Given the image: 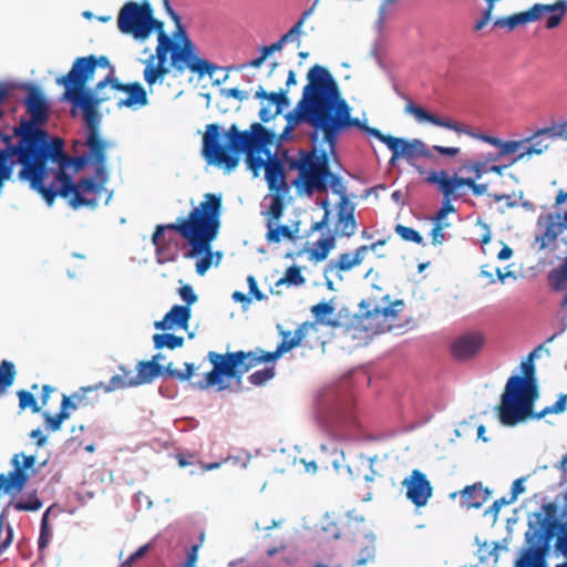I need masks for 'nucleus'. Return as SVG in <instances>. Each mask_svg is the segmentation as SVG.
Returning a JSON list of instances; mask_svg holds the SVG:
<instances>
[{
    "label": "nucleus",
    "instance_id": "nucleus-1",
    "mask_svg": "<svg viewBox=\"0 0 567 567\" xmlns=\"http://www.w3.org/2000/svg\"><path fill=\"white\" fill-rule=\"evenodd\" d=\"M85 145L86 153L70 157L61 140L56 155H48L39 184L30 183V187L41 194L49 206L58 195L68 198L74 209L84 206L95 208L103 193H106L105 204L110 203L113 193L105 187L109 182L106 152L114 144L93 131L86 132Z\"/></svg>",
    "mask_w": 567,
    "mask_h": 567
},
{
    "label": "nucleus",
    "instance_id": "nucleus-2",
    "mask_svg": "<svg viewBox=\"0 0 567 567\" xmlns=\"http://www.w3.org/2000/svg\"><path fill=\"white\" fill-rule=\"evenodd\" d=\"M307 79L301 100L286 115L287 125L295 128L299 123H308L316 133H322V142L333 153L341 132L360 125V120L350 116V107L341 99L339 87L327 69L315 65L309 70Z\"/></svg>",
    "mask_w": 567,
    "mask_h": 567
},
{
    "label": "nucleus",
    "instance_id": "nucleus-3",
    "mask_svg": "<svg viewBox=\"0 0 567 567\" xmlns=\"http://www.w3.org/2000/svg\"><path fill=\"white\" fill-rule=\"evenodd\" d=\"M220 215L221 197L208 193L204 195V200L192 209L187 218H179L174 224L158 225L152 236L158 257L163 254L165 230H175L190 246V250L185 254L186 258L204 255L196 264V272L204 276L213 264L212 241L218 235Z\"/></svg>",
    "mask_w": 567,
    "mask_h": 567
},
{
    "label": "nucleus",
    "instance_id": "nucleus-4",
    "mask_svg": "<svg viewBox=\"0 0 567 567\" xmlns=\"http://www.w3.org/2000/svg\"><path fill=\"white\" fill-rule=\"evenodd\" d=\"M523 375H512L501 396L498 419L506 426H514L533 414L535 401L538 399V385L535 365L529 358L522 362Z\"/></svg>",
    "mask_w": 567,
    "mask_h": 567
},
{
    "label": "nucleus",
    "instance_id": "nucleus-5",
    "mask_svg": "<svg viewBox=\"0 0 567 567\" xmlns=\"http://www.w3.org/2000/svg\"><path fill=\"white\" fill-rule=\"evenodd\" d=\"M91 70L92 63H89L87 59L81 60L65 76L58 79V83L65 87L64 99L82 110L86 132H100L101 115L97 106L111 100L110 95L103 94L111 78L101 80L93 91H85L83 76Z\"/></svg>",
    "mask_w": 567,
    "mask_h": 567
},
{
    "label": "nucleus",
    "instance_id": "nucleus-6",
    "mask_svg": "<svg viewBox=\"0 0 567 567\" xmlns=\"http://www.w3.org/2000/svg\"><path fill=\"white\" fill-rule=\"evenodd\" d=\"M226 147L234 154L245 153L248 169L255 176H258L261 168H267V161L259 154L268 151L265 148L272 142L274 134L268 132L261 124L252 123L249 130L239 131L236 124H233L224 132Z\"/></svg>",
    "mask_w": 567,
    "mask_h": 567
},
{
    "label": "nucleus",
    "instance_id": "nucleus-7",
    "mask_svg": "<svg viewBox=\"0 0 567 567\" xmlns=\"http://www.w3.org/2000/svg\"><path fill=\"white\" fill-rule=\"evenodd\" d=\"M207 358L213 370L206 373L203 381L196 383L202 390L214 385H218L219 391L225 390L228 385L224 383L223 377L240 380L251 368L260 364L257 351H236L226 354L209 351Z\"/></svg>",
    "mask_w": 567,
    "mask_h": 567
},
{
    "label": "nucleus",
    "instance_id": "nucleus-8",
    "mask_svg": "<svg viewBox=\"0 0 567 567\" xmlns=\"http://www.w3.org/2000/svg\"><path fill=\"white\" fill-rule=\"evenodd\" d=\"M157 41L156 58L161 62H166L167 54L171 52V64L178 72H184L188 69L203 76L205 74L213 75L218 70L217 65L197 55L194 43L185 34L182 44L172 41L165 32L158 33Z\"/></svg>",
    "mask_w": 567,
    "mask_h": 567
},
{
    "label": "nucleus",
    "instance_id": "nucleus-9",
    "mask_svg": "<svg viewBox=\"0 0 567 567\" xmlns=\"http://www.w3.org/2000/svg\"><path fill=\"white\" fill-rule=\"evenodd\" d=\"M117 27L124 34H132L134 39L144 41L156 30L164 32L163 22L153 17V8L147 2H126L117 16Z\"/></svg>",
    "mask_w": 567,
    "mask_h": 567
},
{
    "label": "nucleus",
    "instance_id": "nucleus-10",
    "mask_svg": "<svg viewBox=\"0 0 567 567\" xmlns=\"http://www.w3.org/2000/svg\"><path fill=\"white\" fill-rule=\"evenodd\" d=\"M539 526L526 532L528 547L523 551L514 567H546L545 556L554 537L556 523L542 515L537 516Z\"/></svg>",
    "mask_w": 567,
    "mask_h": 567
},
{
    "label": "nucleus",
    "instance_id": "nucleus-11",
    "mask_svg": "<svg viewBox=\"0 0 567 567\" xmlns=\"http://www.w3.org/2000/svg\"><path fill=\"white\" fill-rule=\"evenodd\" d=\"M567 11V0H558L554 4L536 3L530 9L506 17L499 18L494 22L497 28L515 29L518 25L538 20L543 14L548 13L546 21L547 29H554L559 25L565 12Z\"/></svg>",
    "mask_w": 567,
    "mask_h": 567
},
{
    "label": "nucleus",
    "instance_id": "nucleus-12",
    "mask_svg": "<svg viewBox=\"0 0 567 567\" xmlns=\"http://www.w3.org/2000/svg\"><path fill=\"white\" fill-rule=\"evenodd\" d=\"M296 167L299 171L300 178L309 195L313 192H323L327 189L328 178L331 172L326 151H322L320 154L308 153L303 155L297 162Z\"/></svg>",
    "mask_w": 567,
    "mask_h": 567
},
{
    "label": "nucleus",
    "instance_id": "nucleus-13",
    "mask_svg": "<svg viewBox=\"0 0 567 567\" xmlns=\"http://www.w3.org/2000/svg\"><path fill=\"white\" fill-rule=\"evenodd\" d=\"M265 178L269 189L274 192V194L265 197V200L270 202L267 214L272 219H280L284 213V197L288 193L289 187L286 182L284 164L278 157L269 156L267 159Z\"/></svg>",
    "mask_w": 567,
    "mask_h": 567
},
{
    "label": "nucleus",
    "instance_id": "nucleus-14",
    "mask_svg": "<svg viewBox=\"0 0 567 567\" xmlns=\"http://www.w3.org/2000/svg\"><path fill=\"white\" fill-rule=\"evenodd\" d=\"M353 127H358L364 131L368 135H371L378 138L383 144H385L388 148L392 152L390 164H394L395 161L400 157H403L408 162H411L416 157L429 156V150L425 143L422 142L421 140L406 141L400 137L384 135L379 130L370 127L361 122L360 125H353Z\"/></svg>",
    "mask_w": 567,
    "mask_h": 567
},
{
    "label": "nucleus",
    "instance_id": "nucleus-15",
    "mask_svg": "<svg viewBox=\"0 0 567 567\" xmlns=\"http://www.w3.org/2000/svg\"><path fill=\"white\" fill-rule=\"evenodd\" d=\"M403 309V301L395 300L386 306H379L374 301H361L360 312L363 317V328L373 333H382L392 328V321Z\"/></svg>",
    "mask_w": 567,
    "mask_h": 567
},
{
    "label": "nucleus",
    "instance_id": "nucleus-16",
    "mask_svg": "<svg viewBox=\"0 0 567 567\" xmlns=\"http://www.w3.org/2000/svg\"><path fill=\"white\" fill-rule=\"evenodd\" d=\"M221 132L218 124H209L203 136V156L208 164L224 168L226 173H231L239 163L236 155H229L226 148L220 144Z\"/></svg>",
    "mask_w": 567,
    "mask_h": 567
},
{
    "label": "nucleus",
    "instance_id": "nucleus-17",
    "mask_svg": "<svg viewBox=\"0 0 567 567\" xmlns=\"http://www.w3.org/2000/svg\"><path fill=\"white\" fill-rule=\"evenodd\" d=\"M564 128L565 122L555 124L550 127L540 128L536 131L532 136L523 138L522 142H525L523 152L522 154L514 156L509 165L520 161L529 159L536 155H542L546 150H548L550 143L556 138L567 141V138L561 135V131Z\"/></svg>",
    "mask_w": 567,
    "mask_h": 567
},
{
    "label": "nucleus",
    "instance_id": "nucleus-18",
    "mask_svg": "<svg viewBox=\"0 0 567 567\" xmlns=\"http://www.w3.org/2000/svg\"><path fill=\"white\" fill-rule=\"evenodd\" d=\"M195 367L193 363H185V370L178 371L173 368L172 363L166 367L156 363L155 361H143L137 364V374L132 375L135 386L150 383L158 375H168L176 378L181 381H186L194 374Z\"/></svg>",
    "mask_w": 567,
    "mask_h": 567
},
{
    "label": "nucleus",
    "instance_id": "nucleus-19",
    "mask_svg": "<svg viewBox=\"0 0 567 567\" xmlns=\"http://www.w3.org/2000/svg\"><path fill=\"white\" fill-rule=\"evenodd\" d=\"M405 111L412 114L419 123H430L434 126L443 127L450 131H453L457 134H465L472 138H475L476 132H474L468 126H465L461 123L454 122L447 117H441L435 114L430 113L429 111L417 106L413 103H409L405 107Z\"/></svg>",
    "mask_w": 567,
    "mask_h": 567
},
{
    "label": "nucleus",
    "instance_id": "nucleus-20",
    "mask_svg": "<svg viewBox=\"0 0 567 567\" xmlns=\"http://www.w3.org/2000/svg\"><path fill=\"white\" fill-rule=\"evenodd\" d=\"M425 181L429 184L436 185L444 197H452L457 200L464 195L462 188L465 187L466 184L463 182L467 181V177H460L457 175L450 176L446 171L441 169L429 173Z\"/></svg>",
    "mask_w": 567,
    "mask_h": 567
},
{
    "label": "nucleus",
    "instance_id": "nucleus-21",
    "mask_svg": "<svg viewBox=\"0 0 567 567\" xmlns=\"http://www.w3.org/2000/svg\"><path fill=\"white\" fill-rule=\"evenodd\" d=\"M403 484L406 486V497L417 507L424 506L432 495V487L425 474L414 470Z\"/></svg>",
    "mask_w": 567,
    "mask_h": 567
},
{
    "label": "nucleus",
    "instance_id": "nucleus-22",
    "mask_svg": "<svg viewBox=\"0 0 567 567\" xmlns=\"http://www.w3.org/2000/svg\"><path fill=\"white\" fill-rule=\"evenodd\" d=\"M485 337L480 331L460 336L452 344V353L457 360H468L475 357L483 348Z\"/></svg>",
    "mask_w": 567,
    "mask_h": 567
},
{
    "label": "nucleus",
    "instance_id": "nucleus-23",
    "mask_svg": "<svg viewBox=\"0 0 567 567\" xmlns=\"http://www.w3.org/2000/svg\"><path fill=\"white\" fill-rule=\"evenodd\" d=\"M355 206L349 200L343 198L337 206V221L334 233L340 237H351L357 231V221L354 218Z\"/></svg>",
    "mask_w": 567,
    "mask_h": 567
},
{
    "label": "nucleus",
    "instance_id": "nucleus-24",
    "mask_svg": "<svg viewBox=\"0 0 567 567\" xmlns=\"http://www.w3.org/2000/svg\"><path fill=\"white\" fill-rule=\"evenodd\" d=\"M111 90L127 93V96L125 99H120L117 101L116 105L118 109H137L145 106L148 103L144 87L137 82L130 84H121L118 80H114Z\"/></svg>",
    "mask_w": 567,
    "mask_h": 567
},
{
    "label": "nucleus",
    "instance_id": "nucleus-25",
    "mask_svg": "<svg viewBox=\"0 0 567 567\" xmlns=\"http://www.w3.org/2000/svg\"><path fill=\"white\" fill-rule=\"evenodd\" d=\"M565 229H567V212L564 215V221H561L559 215H547L544 231L536 236V243L539 244V249H546L554 244Z\"/></svg>",
    "mask_w": 567,
    "mask_h": 567
},
{
    "label": "nucleus",
    "instance_id": "nucleus-26",
    "mask_svg": "<svg viewBox=\"0 0 567 567\" xmlns=\"http://www.w3.org/2000/svg\"><path fill=\"white\" fill-rule=\"evenodd\" d=\"M190 318V309L187 306L175 305L159 321H155L154 327L157 330L173 329L175 326L186 328Z\"/></svg>",
    "mask_w": 567,
    "mask_h": 567
},
{
    "label": "nucleus",
    "instance_id": "nucleus-27",
    "mask_svg": "<svg viewBox=\"0 0 567 567\" xmlns=\"http://www.w3.org/2000/svg\"><path fill=\"white\" fill-rule=\"evenodd\" d=\"M367 255L365 247H358L354 252H344L341 254L338 260H330L324 275L327 276L329 271L340 270V271H349L353 267L360 265Z\"/></svg>",
    "mask_w": 567,
    "mask_h": 567
},
{
    "label": "nucleus",
    "instance_id": "nucleus-28",
    "mask_svg": "<svg viewBox=\"0 0 567 567\" xmlns=\"http://www.w3.org/2000/svg\"><path fill=\"white\" fill-rule=\"evenodd\" d=\"M300 341V337L291 336L290 332H286L284 334L282 341L277 346V349L274 352H265L261 349L256 350L258 352V357L260 358V363L276 361L284 353L299 346Z\"/></svg>",
    "mask_w": 567,
    "mask_h": 567
},
{
    "label": "nucleus",
    "instance_id": "nucleus-29",
    "mask_svg": "<svg viewBox=\"0 0 567 567\" xmlns=\"http://www.w3.org/2000/svg\"><path fill=\"white\" fill-rule=\"evenodd\" d=\"M135 386L133 378L130 372H124L123 374L113 375L107 383L99 382L94 385H90L83 388V392H91L99 389H103L104 392L110 393L120 389L133 388Z\"/></svg>",
    "mask_w": 567,
    "mask_h": 567
},
{
    "label": "nucleus",
    "instance_id": "nucleus-30",
    "mask_svg": "<svg viewBox=\"0 0 567 567\" xmlns=\"http://www.w3.org/2000/svg\"><path fill=\"white\" fill-rule=\"evenodd\" d=\"M489 497V491L482 484L466 486L462 492V504L467 508H480Z\"/></svg>",
    "mask_w": 567,
    "mask_h": 567
},
{
    "label": "nucleus",
    "instance_id": "nucleus-31",
    "mask_svg": "<svg viewBox=\"0 0 567 567\" xmlns=\"http://www.w3.org/2000/svg\"><path fill=\"white\" fill-rule=\"evenodd\" d=\"M165 63L161 62L156 55H151L145 60L144 80L150 86L157 82L163 83L165 75L168 73Z\"/></svg>",
    "mask_w": 567,
    "mask_h": 567
},
{
    "label": "nucleus",
    "instance_id": "nucleus-32",
    "mask_svg": "<svg viewBox=\"0 0 567 567\" xmlns=\"http://www.w3.org/2000/svg\"><path fill=\"white\" fill-rule=\"evenodd\" d=\"M84 59H87V62L89 63H92V70L89 71L87 73H85V75L83 76V85L85 86L86 82L92 80L93 79V75H94V72H95V69L96 66H101V68H104V69H109V74L103 79V80H106L109 78L110 81L107 82V86H112L113 85V81L114 80H117L115 76H114V68L113 65L110 63L109 59L104 55H101L100 58H95L94 55H89V56H83V58H78L73 65H72V69L75 68V65L81 61V60H84Z\"/></svg>",
    "mask_w": 567,
    "mask_h": 567
},
{
    "label": "nucleus",
    "instance_id": "nucleus-33",
    "mask_svg": "<svg viewBox=\"0 0 567 567\" xmlns=\"http://www.w3.org/2000/svg\"><path fill=\"white\" fill-rule=\"evenodd\" d=\"M319 422L321 423L322 427H324L326 430L334 431L336 434L341 440L350 439V436L344 432L343 427H347V426L352 427V426H355V424H357L354 419H352L351 416H348V415H343L339 411L336 415V420L331 421V424H330V421L323 420V419H320Z\"/></svg>",
    "mask_w": 567,
    "mask_h": 567
},
{
    "label": "nucleus",
    "instance_id": "nucleus-34",
    "mask_svg": "<svg viewBox=\"0 0 567 567\" xmlns=\"http://www.w3.org/2000/svg\"><path fill=\"white\" fill-rule=\"evenodd\" d=\"M548 280L556 291H561L567 288V257L564 259L559 269L549 272ZM561 307H567V293L561 300Z\"/></svg>",
    "mask_w": 567,
    "mask_h": 567
},
{
    "label": "nucleus",
    "instance_id": "nucleus-35",
    "mask_svg": "<svg viewBox=\"0 0 567 567\" xmlns=\"http://www.w3.org/2000/svg\"><path fill=\"white\" fill-rule=\"evenodd\" d=\"M256 99L267 100L269 105H276V113H280L282 107L289 105V99L287 97V91L280 90L277 93H267L262 86H259L255 93Z\"/></svg>",
    "mask_w": 567,
    "mask_h": 567
},
{
    "label": "nucleus",
    "instance_id": "nucleus-36",
    "mask_svg": "<svg viewBox=\"0 0 567 567\" xmlns=\"http://www.w3.org/2000/svg\"><path fill=\"white\" fill-rule=\"evenodd\" d=\"M334 312V307L328 302H320L311 307V313L316 318L317 322L336 327L338 322L331 318Z\"/></svg>",
    "mask_w": 567,
    "mask_h": 567
},
{
    "label": "nucleus",
    "instance_id": "nucleus-37",
    "mask_svg": "<svg viewBox=\"0 0 567 567\" xmlns=\"http://www.w3.org/2000/svg\"><path fill=\"white\" fill-rule=\"evenodd\" d=\"M69 402L65 400L61 403V410L58 414L51 415L48 411L42 413L44 417L47 429L51 432H55L61 429L62 422L70 417V412H68Z\"/></svg>",
    "mask_w": 567,
    "mask_h": 567
},
{
    "label": "nucleus",
    "instance_id": "nucleus-38",
    "mask_svg": "<svg viewBox=\"0 0 567 567\" xmlns=\"http://www.w3.org/2000/svg\"><path fill=\"white\" fill-rule=\"evenodd\" d=\"M277 220L278 219H272V217L270 216V219L267 223V227H268V233L266 235L267 240L269 243H279L281 240V238H287L290 240L293 239L295 235L288 226L280 225L277 227H272V223L277 221Z\"/></svg>",
    "mask_w": 567,
    "mask_h": 567
},
{
    "label": "nucleus",
    "instance_id": "nucleus-39",
    "mask_svg": "<svg viewBox=\"0 0 567 567\" xmlns=\"http://www.w3.org/2000/svg\"><path fill=\"white\" fill-rule=\"evenodd\" d=\"M16 378L14 364L10 361L3 360L0 363V396L13 384Z\"/></svg>",
    "mask_w": 567,
    "mask_h": 567
},
{
    "label": "nucleus",
    "instance_id": "nucleus-40",
    "mask_svg": "<svg viewBox=\"0 0 567 567\" xmlns=\"http://www.w3.org/2000/svg\"><path fill=\"white\" fill-rule=\"evenodd\" d=\"M153 342L155 349L168 348L171 350L183 347L184 338L171 333L154 334Z\"/></svg>",
    "mask_w": 567,
    "mask_h": 567
},
{
    "label": "nucleus",
    "instance_id": "nucleus-41",
    "mask_svg": "<svg viewBox=\"0 0 567 567\" xmlns=\"http://www.w3.org/2000/svg\"><path fill=\"white\" fill-rule=\"evenodd\" d=\"M525 142L518 141H502L498 147V157H505L507 155L522 154Z\"/></svg>",
    "mask_w": 567,
    "mask_h": 567
},
{
    "label": "nucleus",
    "instance_id": "nucleus-42",
    "mask_svg": "<svg viewBox=\"0 0 567 567\" xmlns=\"http://www.w3.org/2000/svg\"><path fill=\"white\" fill-rule=\"evenodd\" d=\"M12 506L18 512H35L42 507V502L35 495H29L25 499L17 501Z\"/></svg>",
    "mask_w": 567,
    "mask_h": 567
},
{
    "label": "nucleus",
    "instance_id": "nucleus-43",
    "mask_svg": "<svg viewBox=\"0 0 567 567\" xmlns=\"http://www.w3.org/2000/svg\"><path fill=\"white\" fill-rule=\"evenodd\" d=\"M395 233L405 241H412L417 245L424 246L423 237L420 235L419 231L411 227L399 224L395 226Z\"/></svg>",
    "mask_w": 567,
    "mask_h": 567
},
{
    "label": "nucleus",
    "instance_id": "nucleus-44",
    "mask_svg": "<svg viewBox=\"0 0 567 567\" xmlns=\"http://www.w3.org/2000/svg\"><path fill=\"white\" fill-rule=\"evenodd\" d=\"M331 464L337 473H341L344 468L350 477H355L359 473H354L349 464H344V453L342 451L333 450L331 454Z\"/></svg>",
    "mask_w": 567,
    "mask_h": 567
},
{
    "label": "nucleus",
    "instance_id": "nucleus-45",
    "mask_svg": "<svg viewBox=\"0 0 567 567\" xmlns=\"http://www.w3.org/2000/svg\"><path fill=\"white\" fill-rule=\"evenodd\" d=\"M49 512L50 509H47L41 519L40 535L38 539L39 550H43L49 545L52 537L48 523Z\"/></svg>",
    "mask_w": 567,
    "mask_h": 567
},
{
    "label": "nucleus",
    "instance_id": "nucleus-46",
    "mask_svg": "<svg viewBox=\"0 0 567 567\" xmlns=\"http://www.w3.org/2000/svg\"><path fill=\"white\" fill-rule=\"evenodd\" d=\"M275 377V367H266L257 370L249 375V381L254 385H262Z\"/></svg>",
    "mask_w": 567,
    "mask_h": 567
},
{
    "label": "nucleus",
    "instance_id": "nucleus-47",
    "mask_svg": "<svg viewBox=\"0 0 567 567\" xmlns=\"http://www.w3.org/2000/svg\"><path fill=\"white\" fill-rule=\"evenodd\" d=\"M281 284H289L293 286H300L305 284V278L298 267L291 266L287 269L285 277L278 280L277 286Z\"/></svg>",
    "mask_w": 567,
    "mask_h": 567
},
{
    "label": "nucleus",
    "instance_id": "nucleus-48",
    "mask_svg": "<svg viewBox=\"0 0 567 567\" xmlns=\"http://www.w3.org/2000/svg\"><path fill=\"white\" fill-rule=\"evenodd\" d=\"M478 558L482 563L497 561V546L492 543H484L477 549Z\"/></svg>",
    "mask_w": 567,
    "mask_h": 567
},
{
    "label": "nucleus",
    "instance_id": "nucleus-49",
    "mask_svg": "<svg viewBox=\"0 0 567 567\" xmlns=\"http://www.w3.org/2000/svg\"><path fill=\"white\" fill-rule=\"evenodd\" d=\"M317 248L313 251V256L317 260H324L329 251L334 247V238L328 237L319 239L316 244Z\"/></svg>",
    "mask_w": 567,
    "mask_h": 567
},
{
    "label": "nucleus",
    "instance_id": "nucleus-50",
    "mask_svg": "<svg viewBox=\"0 0 567 567\" xmlns=\"http://www.w3.org/2000/svg\"><path fill=\"white\" fill-rule=\"evenodd\" d=\"M19 396V406L24 410L27 408H30L33 413L40 412V408L34 399V396L24 390H21L18 392Z\"/></svg>",
    "mask_w": 567,
    "mask_h": 567
},
{
    "label": "nucleus",
    "instance_id": "nucleus-51",
    "mask_svg": "<svg viewBox=\"0 0 567 567\" xmlns=\"http://www.w3.org/2000/svg\"><path fill=\"white\" fill-rule=\"evenodd\" d=\"M567 394L561 395L553 405L546 406L540 413L536 414L537 419L545 416L550 413H561L566 410Z\"/></svg>",
    "mask_w": 567,
    "mask_h": 567
},
{
    "label": "nucleus",
    "instance_id": "nucleus-52",
    "mask_svg": "<svg viewBox=\"0 0 567 567\" xmlns=\"http://www.w3.org/2000/svg\"><path fill=\"white\" fill-rule=\"evenodd\" d=\"M302 28H303V25H301L300 22H296L291 27V29L281 37V40L284 41V43L287 44V43L298 42V45H300V37L303 33Z\"/></svg>",
    "mask_w": 567,
    "mask_h": 567
},
{
    "label": "nucleus",
    "instance_id": "nucleus-53",
    "mask_svg": "<svg viewBox=\"0 0 567 567\" xmlns=\"http://www.w3.org/2000/svg\"><path fill=\"white\" fill-rule=\"evenodd\" d=\"M464 168L474 174V178L473 179H475V181L482 178V176L485 173H487V166H485V162L484 161H480V159L478 161L468 162L464 166Z\"/></svg>",
    "mask_w": 567,
    "mask_h": 567
},
{
    "label": "nucleus",
    "instance_id": "nucleus-54",
    "mask_svg": "<svg viewBox=\"0 0 567 567\" xmlns=\"http://www.w3.org/2000/svg\"><path fill=\"white\" fill-rule=\"evenodd\" d=\"M328 179L330 181L332 192L334 194L340 195V200H342L343 198H348V196L346 194V187L339 176L331 173V175H329Z\"/></svg>",
    "mask_w": 567,
    "mask_h": 567
},
{
    "label": "nucleus",
    "instance_id": "nucleus-55",
    "mask_svg": "<svg viewBox=\"0 0 567 567\" xmlns=\"http://www.w3.org/2000/svg\"><path fill=\"white\" fill-rule=\"evenodd\" d=\"M148 550L150 545L141 546L135 553L121 563V567H132L138 559L144 557Z\"/></svg>",
    "mask_w": 567,
    "mask_h": 567
},
{
    "label": "nucleus",
    "instance_id": "nucleus-56",
    "mask_svg": "<svg viewBox=\"0 0 567 567\" xmlns=\"http://www.w3.org/2000/svg\"><path fill=\"white\" fill-rule=\"evenodd\" d=\"M85 393L86 392H83V388H81L79 392L73 393L71 396L63 395L62 402L65 400L69 402L68 412L74 411L79 408V404L85 398Z\"/></svg>",
    "mask_w": 567,
    "mask_h": 567
},
{
    "label": "nucleus",
    "instance_id": "nucleus-57",
    "mask_svg": "<svg viewBox=\"0 0 567 567\" xmlns=\"http://www.w3.org/2000/svg\"><path fill=\"white\" fill-rule=\"evenodd\" d=\"M450 224H434L431 230L432 244L433 245H442L445 240V235L443 229L449 227Z\"/></svg>",
    "mask_w": 567,
    "mask_h": 567
},
{
    "label": "nucleus",
    "instance_id": "nucleus-58",
    "mask_svg": "<svg viewBox=\"0 0 567 567\" xmlns=\"http://www.w3.org/2000/svg\"><path fill=\"white\" fill-rule=\"evenodd\" d=\"M557 530L559 532V536L557 537L555 549L567 557V530L563 528H557Z\"/></svg>",
    "mask_w": 567,
    "mask_h": 567
},
{
    "label": "nucleus",
    "instance_id": "nucleus-59",
    "mask_svg": "<svg viewBox=\"0 0 567 567\" xmlns=\"http://www.w3.org/2000/svg\"><path fill=\"white\" fill-rule=\"evenodd\" d=\"M179 296L186 302L187 307L195 303L197 300V296L189 285H185L179 289Z\"/></svg>",
    "mask_w": 567,
    "mask_h": 567
},
{
    "label": "nucleus",
    "instance_id": "nucleus-60",
    "mask_svg": "<svg viewBox=\"0 0 567 567\" xmlns=\"http://www.w3.org/2000/svg\"><path fill=\"white\" fill-rule=\"evenodd\" d=\"M524 483H525L524 477L517 478L513 482L511 497L508 498V502L514 503L517 499L518 495H520L522 493L525 492Z\"/></svg>",
    "mask_w": 567,
    "mask_h": 567
},
{
    "label": "nucleus",
    "instance_id": "nucleus-61",
    "mask_svg": "<svg viewBox=\"0 0 567 567\" xmlns=\"http://www.w3.org/2000/svg\"><path fill=\"white\" fill-rule=\"evenodd\" d=\"M466 184V187H470L475 196H482L487 194V184H477L475 179L467 177V181L463 182Z\"/></svg>",
    "mask_w": 567,
    "mask_h": 567
},
{
    "label": "nucleus",
    "instance_id": "nucleus-62",
    "mask_svg": "<svg viewBox=\"0 0 567 567\" xmlns=\"http://www.w3.org/2000/svg\"><path fill=\"white\" fill-rule=\"evenodd\" d=\"M374 547H364L361 553L360 557L355 560V566H363L369 561H372L374 559Z\"/></svg>",
    "mask_w": 567,
    "mask_h": 567
},
{
    "label": "nucleus",
    "instance_id": "nucleus-63",
    "mask_svg": "<svg viewBox=\"0 0 567 567\" xmlns=\"http://www.w3.org/2000/svg\"><path fill=\"white\" fill-rule=\"evenodd\" d=\"M487 3H488L487 9L484 11L482 18L474 25V29L476 31L482 30L491 21L492 11L494 9L495 2H487Z\"/></svg>",
    "mask_w": 567,
    "mask_h": 567
},
{
    "label": "nucleus",
    "instance_id": "nucleus-64",
    "mask_svg": "<svg viewBox=\"0 0 567 567\" xmlns=\"http://www.w3.org/2000/svg\"><path fill=\"white\" fill-rule=\"evenodd\" d=\"M221 94L226 97H233L238 101H244V100L248 99V93L246 91L239 90L237 87L223 89Z\"/></svg>",
    "mask_w": 567,
    "mask_h": 567
}]
</instances>
